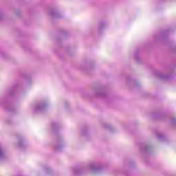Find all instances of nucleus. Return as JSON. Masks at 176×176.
<instances>
[{
    "instance_id": "f257e3e1",
    "label": "nucleus",
    "mask_w": 176,
    "mask_h": 176,
    "mask_svg": "<svg viewBox=\"0 0 176 176\" xmlns=\"http://www.w3.org/2000/svg\"><path fill=\"white\" fill-rule=\"evenodd\" d=\"M59 127L60 126H58L57 123H52V133L56 137V141L54 145V149L56 152H60V151L63 149V140H61V138L57 135V131L58 130Z\"/></svg>"
},
{
    "instance_id": "f03ea898",
    "label": "nucleus",
    "mask_w": 176,
    "mask_h": 176,
    "mask_svg": "<svg viewBox=\"0 0 176 176\" xmlns=\"http://www.w3.org/2000/svg\"><path fill=\"white\" fill-rule=\"evenodd\" d=\"M47 105L46 102H39L34 106V112H43V110L46 109Z\"/></svg>"
},
{
    "instance_id": "7ed1b4c3",
    "label": "nucleus",
    "mask_w": 176,
    "mask_h": 176,
    "mask_svg": "<svg viewBox=\"0 0 176 176\" xmlns=\"http://www.w3.org/2000/svg\"><path fill=\"white\" fill-rule=\"evenodd\" d=\"M87 172V169L83 167L77 166L73 168V173L75 176L83 175V174H86Z\"/></svg>"
},
{
    "instance_id": "20e7f679",
    "label": "nucleus",
    "mask_w": 176,
    "mask_h": 176,
    "mask_svg": "<svg viewBox=\"0 0 176 176\" xmlns=\"http://www.w3.org/2000/svg\"><path fill=\"white\" fill-rule=\"evenodd\" d=\"M88 168L91 171H93V173H98L102 170V166L100 164H89Z\"/></svg>"
},
{
    "instance_id": "39448f33",
    "label": "nucleus",
    "mask_w": 176,
    "mask_h": 176,
    "mask_svg": "<svg viewBox=\"0 0 176 176\" xmlns=\"http://www.w3.org/2000/svg\"><path fill=\"white\" fill-rule=\"evenodd\" d=\"M154 75H155V76L160 79H162V80H170V79H171V76L168 74H164L157 71L154 72Z\"/></svg>"
},
{
    "instance_id": "423d86ee",
    "label": "nucleus",
    "mask_w": 176,
    "mask_h": 176,
    "mask_svg": "<svg viewBox=\"0 0 176 176\" xmlns=\"http://www.w3.org/2000/svg\"><path fill=\"white\" fill-rule=\"evenodd\" d=\"M95 96L99 98H107V94L102 89H95Z\"/></svg>"
},
{
    "instance_id": "0eeeda50",
    "label": "nucleus",
    "mask_w": 176,
    "mask_h": 176,
    "mask_svg": "<svg viewBox=\"0 0 176 176\" xmlns=\"http://www.w3.org/2000/svg\"><path fill=\"white\" fill-rule=\"evenodd\" d=\"M140 149L144 153H149L152 149V147L146 144H142L140 146Z\"/></svg>"
},
{
    "instance_id": "6e6552de",
    "label": "nucleus",
    "mask_w": 176,
    "mask_h": 176,
    "mask_svg": "<svg viewBox=\"0 0 176 176\" xmlns=\"http://www.w3.org/2000/svg\"><path fill=\"white\" fill-rule=\"evenodd\" d=\"M48 14L53 18L60 17V14H58L57 11L53 9H50L48 10Z\"/></svg>"
},
{
    "instance_id": "1a4fd4ad",
    "label": "nucleus",
    "mask_w": 176,
    "mask_h": 176,
    "mask_svg": "<svg viewBox=\"0 0 176 176\" xmlns=\"http://www.w3.org/2000/svg\"><path fill=\"white\" fill-rule=\"evenodd\" d=\"M3 159H6V153L2 146L0 145V160H3Z\"/></svg>"
},
{
    "instance_id": "9d476101",
    "label": "nucleus",
    "mask_w": 176,
    "mask_h": 176,
    "mask_svg": "<svg viewBox=\"0 0 176 176\" xmlns=\"http://www.w3.org/2000/svg\"><path fill=\"white\" fill-rule=\"evenodd\" d=\"M19 148H24L25 145L24 144V142L23 141V138H19V142H18Z\"/></svg>"
},
{
    "instance_id": "9b49d317",
    "label": "nucleus",
    "mask_w": 176,
    "mask_h": 176,
    "mask_svg": "<svg viewBox=\"0 0 176 176\" xmlns=\"http://www.w3.org/2000/svg\"><path fill=\"white\" fill-rule=\"evenodd\" d=\"M156 137L158 138V140H160V141H164V140H166V136H164V135L162 133H157Z\"/></svg>"
},
{
    "instance_id": "f8f14e48",
    "label": "nucleus",
    "mask_w": 176,
    "mask_h": 176,
    "mask_svg": "<svg viewBox=\"0 0 176 176\" xmlns=\"http://www.w3.org/2000/svg\"><path fill=\"white\" fill-rule=\"evenodd\" d=\"M138 53H140V50H137L134 54V58L135 60H136L138 63H140V56H138Z\"/></svg>"
},
{
    "instance_id": "ddd939ff",
    "label": "nucleus",
    "mask_w": 176,
    "mask_h": 176,
    "mask_svg": "<svg viewBox=\"0 0 176 176\" xmlns=\"http://www.w3.org/2000/svg\"><path fill=\"white\" fill-rule=\"evenodd\" d=\"M153 119H159L160 118V113H153L151 114Z\"/></svg>"
},
{
    "instance_id": "4468645a",
    "label": "nucleus",
    "mask_w": 176,
    "mask_h": 176,
    "mask_svg": "<svg viewBox=\"0 0 176 176\" xmlns=\"http://www.w3.org/2000/svg\"><path fill=\"white\" fill-rule=\"evenodd\" d=\"M105 25H106V24L104 23V22H101V23L99 24V28H98L99 32L102 31V30L104 29V28L105 27Z\"/></svg>"
},
{
    "instance_id": "2eb2a0df",
    "label": "nucleus",
    "mask_w": 176,
    "mask_h": 176,
    "mask_svg": "<svg viewBox=\"0 0 176 176\" xmlns=\"http://www.w3.org/2000/svg\"><path fill=\"white\" fill-rule=\"evenodd\" d=\"M5 21V15L2 11H0V23H2Z\"/></svg>"
},
{
    "instance_id": "dca6fc26",
    "label": "nucleus",
    "mask_w": 176,
    "mask_h": 176,
    "mask_svg": "<svg viewBox=\"0 0 176 176\" xmlns=\"http://www.w3.org/2000/svg\"><path fill=\"white\" fill-rule=\"evenodd\" d=\"M103 127H104V129H108V130H113L112 126H111V124H104Z\"/></svg>"
},
{
    "instance_id": "f3484780",
    "label": "nucleus",
    "mask_w": 176,
    "mask_h": 176,
    "mask_svg": "<svg viewBox=\"0 0 176 176\" xmlns=\"http://www.w3.org/2000/svg\"><path fill=\"white\" fill-rule=\"evenodd\" d=\"M16 89H17V87H14L10 91V96H13V94L14 91H16Z\"/></svg>"
},
{
    "instance_id": "a211bd4d",
    "label": "nucleus",
    "mask_w": 176,
    "mask_h": 176,
    "mask_svg": "<svg viewBox=\"0 0 176 176\" xmlns=\"http://www.w3.org/2000/svg\"><path fill=\"white\" fill-rule=\"evenodd\" d=\"M87 133V129H82V135H86Z\"/></svg>"
},
{
    "instance_id": "6ab92c4d",
    "label": "nucleus",
    "mask_w": 176,
    "mask_h": 176,
    "mask_svg": "<svg viewBox=\"0 0 176 176\" xmlns=\"http://www.w3.org/2000/svg\"><path fill=\"white\" fill-rule=\"evenodd\" d=\"M6 109L8 110L10 112H13V111H14V109H10L9 107H6Z\"/></svg>"
},
{
    "instance_id": "aec40b11",
    "label": "nucleus",
    "mask_w": 176,
    "mask_h": 176,
    "mask_svg": "<svg viewBox=\"0 0 176 176\" xmlns=\"http://www.w3.org/2000/svg\"><path fill=\"white\" fill-rule=\"evenodd\" d=\"M49 171H52V170H50V168H47V174H50V173H49Z\"/></svg>"
},
{
    "instance_id": "412c9836",
    "label": "nucleus",
    "mask_w": 176,
    "mask_h": 176,
    "mask_svg": "<svg viewBox=\"0 0 176 176\" xmlns=\"http://www.w3.org/2000/svg\"><path fill=\"white\" fill-rule=\"evenodd\" d=\"M157 38H159V36H154V39H155V41H156V40L157 39Z\"/></svg>"
},
{
    "instance_id": "4be33fe9",
    "label": "nucleus",
    "mask_w": 176,
    "mask_h": 176,
    "mask_svg": "<svg viewBox=\"0 0 176 176\" xmlns=\"http://www.w3.org/2000/svg\"><path fill=\"white\" fill-rule=\"evenodd\" d=\"M168 33V32H166L163 33L162 35H166Z\"/></svg>"
}]
</instances>
